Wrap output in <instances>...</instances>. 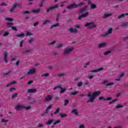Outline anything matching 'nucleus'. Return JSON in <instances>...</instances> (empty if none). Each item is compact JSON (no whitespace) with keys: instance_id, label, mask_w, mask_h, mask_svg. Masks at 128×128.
<instances>
[{"instance_id":"nucleus-32","label":"nucleus","mask_w":128,"mask_h":128,"mask_svg":"<svg viewBox=\"0 0 128 128\" xmlns=\"http://www.w3.org/2000/svg\"><path fill=\"white\" fill-rule=\"evenodd\" d=\"M110 52H112V51L108 50V51H106V52H104V56H108V54H110Z\"/></svg>"},{"instance_id":"nucleus-50","label":"nucleus","mask_w":128,"mask_h":128,"mask_svg":"<svg viewBox=\"0 0 128 128\" xmlns=\"http://www.w3.org/2000/svg\"><path fill=\"white\" fill-rule=\"evenodd\" d=\"M82 4H84V2H80L78 4H76V6H78H78H82Z\"/></svg>"},{"instance_id":"nucleus-16","label":"nucleus","mask_w":128,"mask_h":128,"mask_svg":"<svg viewBox=\"0 0 128 128\" xmlns=\"http://www.w3.org/2000/svg\"><path fill=\"white\" fill-rule=\"evenodd\" d=\"M106 44H106V43H101V44H98V48H106Z\"/></svg>"},{"instance_id":"nucleus-6","label":"nucleus","mask_w":128,"mask_h":128,"mask_svg":"<svg viewBox=\"0 0 128 128\" xmlns=\"http://www.w3.org/2000/svg\"><path fill=\"white\" fill-rule=\"evenodd\" d=\"M74 50V48L72 47L70 48L65 50L64 51V54H68Z\"/></svg>"},{"instance_id":"nucleus-56","label":"nucleus","mask_w":128,"mask_h":128,"mask_svg":"<svg viewBox=\"0 0 128 128\" xmlns=\"http://www.w3.org/2000/svg\"><path fill=\"white\" fill-rule=\"evenodd\" d=\"M32 82H34V81L32 80H30L29 82H28V84H32Z\"/></svg>"},{"instance_id":"nucleus-27","label":"nucleus","mask_w":128,"mask_h":128,"mask_svg":"<svg viewBox=\"0 0 128 128\" xmlns=\"http://www.w3.org/2000/svg\"><path fill=\"white\" fill-rule=\"evenodd\" d=\"M32 107L30 106H24V110H30Z\"/></svg>"},{"instance_id":"nucleus-55","label":"nucleus","mask_w":128,"mask_h":128,"mask_svg":"<svg viewBox=\"0 0 128 128\" xmlns=\"http://www.w3.org/2000/svg\"><path fill=\"white\" fill-rule=\"evenodd\" d=\"M128 22H123L122 23V26H128Z\"/></svg>"},{"instance_id":"nucleus-19","label":"nucleus","mask_w":128,"mask_h":128,"mask_svg":"<svg viewBox=\"0 0 128 128\" xmlns=\"http://www.w3.org/2000/svg\"><path fill=\"white\" fill-rule=\"evenodd\" d=\"M40 12V9L32 10V12L34 14H38Z\"/></svg>"},{"instance_id":"nucleus-23","label":"nucleus","mask_w":128,"mask_h":128,"mask_svg":"<svg viewBox=\"0 0 128 128\" xmlns=\"http://www.w3.org/2000/svg\"><path fill=\"white\" fill-rule=\"evenodd\" d=\"M6 26H7L8 28H12V26H14V23H12V22H7Z\"/></svg>"},{"instance_id":"nucleus-60","label":"nucleus","mask_w":128,"mask_h":128,"mask_svg":"<svg viewBox=\"0 0 128 128\" xmlns=\"http://www.w3.org/2000/svg\"><path fill=\"white\" fill-rule=\"evenodd\" d=\"M105 100V98L102 96L99 97V100Z\"/></svg>"},{"instance_id":"nucleus-4","label":"nucleus","mask_w":128,"mask_h":128,"mask_svg":"<svg viewBox=\"0 0 128 128\" xmlns=\"http://www.w3.org/2000/svg\"><path fill=\"white\" fill-rule=\"evenodd\" d=\"M78 8V5L76 4H72L66 6L68 10H73V8Z\"/></svg>"},{"instance_id":"nucleus-51","label":"nucleus","mask_w":128,"mask_h":128,"mask_svg":"<svg viewBox=\"0 0 128 128\" xmlns=\"http://www.w3.org/2000/svg\"><path fill=\"white\" fill-rule=\"evenodd\" d=\"M124 76V74L122 73L120 75L118 76V77L120 78H122V76Z\"/></svg>"},{"instance_id":"nucleus-46","label":"nucleus","mask_w":128,"mask_h":128,"mask_svg":"<svg viewBox=\"0 0 128 128\" xmlns=\"http://www.w3.org/2000/svg\"><path fill=\"white\" fill-rule=\"evenodd\" d=\"M68 102H70L68 100H65L64 106H67Z\"/></svg>"},{"instance_id":"nucleus-40","label":"nucleus","mask_w":128,"mask_h":128,"mask_svg":"<svg viewBox=\"0 0 128 128\" xmlns=\"http://www.w3.org/2000/svg\"><path fill=\"white\" fill-rule=\"evenodd\" d=\"M116 100H118V99L113 100L111 102H109V104H114V102H116Z\"/></svg>"},{"instance_id":"nucleus-53","label":"nucleus","mask_w":128,"mask_h":128,"mask_svg":"<svg viewBox=\"0 0 128 128\" xmlns=\"http://www.w3.org/2000/svg\"><path fill=\"white\" fill-rule=\"evenodd\" d=\"M22 44H24V40H21V42H20V48H22Z\"/></svg>"},{"instance_id":"nucleus-8","label":"nucleus","mask_w":128,"mask_h":128,"mask_svg":"<svg viewBox=\"0 0 128 128\" xmlns=\"http://www.w3.org/2000/svg\"><path fill=\"white\" fill-rule=\"evenodd\" d=\"M36 70L34 68H32L28 70L27 72L28 74H36Z\"/></svg>"},{"instance_id":"nucleus-3","label":"nucleus","mask_w":128,"mask_h":128,"mask_svg":"<svg viewBox=\"0 0 128 128\" xmlns=\"http://www.w3.org/2000/svg\"><path fill=\"white\" fill-rule=\"evenodd\" d=\"M58 88H60V90H61L60 92V94H64V92H66V89L62 88V87L60 86H58L54 87L53 88V90H58Z\"/></svg>"},{"instance_id":"nucleus-44","label":"nucleus","mask_w":128,"mask_h":128,"mask_svg":"<svg viewBox=\"0 0 128 128\" xmlns=\"http://www.w3.org/2000/svg\"><path fill=\"white\" fill-rule=\"evenodd\" d=\"M112 97H108L107 98L104 99V100H112Z\"/></svg>"},{"instance_id":"nucleus-15","label":"nucleus","mask_w":128,"mask_h":128,"mask_svg":"<svg viewBox=\"0 0 128 128\" xmlns=\"http://www.w3.org/2000/svg\"><path fill=\"white\" fill-rule=\"evenodd\" d=\"M4 60L6 64H8V52H4Z\"/></svg>"},{"instance_id":"nucleus-57","label":"nucleus","mask_w":128,"mask_h":128,"mask_svg":"<svg viewBox=\"0 0 128 128\" xmlns=\"http://www.w3.org/2000/svg\"><path fill=\"white\" fill-rule=\"evenodd\" d=\"M10 72H12V70H10L8 72L4 73V76H8V74H10Z\"/></svg>"},{"instance_id":"nucleus-7","label":"nucleus","mask_w":128,"mask_h":128,"mask_svg":"<svg viewBox=\"0 0 128 128\" xmlns=\"http://www.w3.org/2000/svg\"><path fill=\"white\" fill-rule=\"evenodd\" d=\"M58 8V4H56L53 6L50 7L49 8L46 9L47 12H50V10H54V8Z\"/></svg>"},{"instance_id":"nucleus-18","label":"nucleus","mask_w":128,"mask_h":128,"mask_svg":"<svg viewBox=\"0 0 128 128\" xmlns=\"http://www.w3.org/2000/svg\"><path fill=\"white\" fill-rule=\"evenodd\" d=\"M126 16H128V13L122 14L120 15H118V18H124Z\"/></svg>"},{"instance_id":"nucleus-20","label":"nucleus","mask_w":128,"mask_h":128,"mask_svg":"<svg viewBox=\"0 0 128 128\" xmlns=\"http://www.w3.org/2000/svg\"><path fill=\"white\" fill-rule=\"evenodd\" d=\"M76 110V109H74L72 111V114H74L75 116H78V112Z\"/></svg>"},{"instance_id":"nucleus-2","label":"nucleus","mask_w":128,"mask_h":128,"mask_svg":"<svg viewBox=\"0 0 128 128\" xmlns=\"http://www.w3.org/2000/svg\"><path fill=\"white\" fill-rule=\"evenodd\" d=\"M94 22H90V23L87 22L85 24V26L88 28H96V26L94 24Z\"/></svg>"},{"instance_id":"nucleus-52","label":"nucleus","mask_w":128,"mask_h":128,"mask_svg":"<svg viewBox=\"0 0 128 128\" xmlns=\"http://www.w3.org/2000/svg\"><path fill=\"white\" fill-rule=\"evenodd\" d=\"M0 6H8V4H6V3H4V2H2L0 4Z\"/></svg>"},{"instance_id":"nucleus-35","label":"nucleus","mask_w":128,"mask_h":128,"mask_svg":"<svg viewBox=\"0 0 128 128\" xmlns=\"http://www.w3.org/2000/svg\"><path fill=\"white\" fill-rule=\"evenodd\" d=\"M48 22H50V20H46L44 22H43V24H48Z\"/></svg>"},{"instance_id":"nucleus-5","label":"nucleus","mask_w":128,"mask_h":128,"mask_svg":"<svg viewBox=\"0 0 128 128\" xmlns=\"http://www.w3.org/2000/svg\"><path fill=\"white\" fill-rule=\"evenodd\" d=\"M112 32V28H110L109 30L107 31V32L104 33L102 35V36H108V34H110Z\"/></svg>"},{"instance_id":"nucleus-58","label":"nucleus","mask_w":128,"mask_h":128,"mask_svg":"<svg viewBox=\"0 0 128 128\" xmlns=\"http://www.w3.org/2000/svg\"><path fill=\"white\" fill-rule=\"evenodd\" d=\"M32 34H31L30 32H26V36H32Z\"/></svg>"},{"instance_id":"nucleus-14","label":"nucleus","mask_w":128,"mask_h":128,"mask_svg":"<svg viewBox=\"0 0 128 128\" xmlns=\"http://www.w3.org/2000/svg\"><path fill=\"white\" fill-rule=\"evenodd\" d=\"M52 98V97L50 95H48L45 98V100L46 102H50Z\"/></svg>"},{"instance_id":"nucleus-21","label":"nucleus","mask_w":128,"mask_h":128,"mask_svg":"<svg viewBox=\"0 0 128 128\" xmlns=\"http://www.w3.org/2000/svg\"><path fill=\"white\" fill-rule=\"evenodd\" d=\"M52 108V105H49L46 110L45 114H48V110H50Z\"/></svg>"},{"instance_id":"nucleus-22","label":"nucleus","mask_w":128,"mask_h":128,"mask_svg":"<svg viewBox=\"0 0 128 128\" xmlns=\"http://www.w3.org/2000/svg\"><path fill=\"white\" fill-rule=\"evenodd\" d=\"M69 30L70 32H78L77 29H74L73 28H72L69 29Z\"/></svg>"},{"instance_id":"nucleus-48","label":"nucleus","mask_w":128,"mask_h":128,"mask_svg":"<svg viewBox=\"0 0 128 128\" xmlns=\"http://www.w3.org/2000/svg\"><path fill=\"white\" fill-rule=\"evenodd\" d=\"M8 120H6L4 118L2 120V122H8Z\"/></svg>"},{"instance_id":"nucleus-1","label":"nucleus","mask_w":128,"mask_h":128,"mask_svg":"<svg viewBox=\"0 0 128 128\" xmlns=\"http://www.w3.org/2000/svg\"><path fill=\"white\" fill-rule=\"evenodd\" d=\"M100 94H102V92L100 91H96L94 92L92 94H88V98H90V99L88 101H87V102H94L96 98L98 96H100Z\"/></svg>"},{"instance_id":"nucleus-49","label":"nucleus","mask_w":128,"mask_h":128,"mask_svg":"<svg viewBox=\"0 0 128 128\" xmlns=\"http://www.w3.org/2000/svg\"><path fill=\"white\" fill-rule=\"evenodd\" d=\"M62 44H58L56 46V48H62Z\"/></svg>"},{"instance_id":"nucleus-64","label":"nucleus","mask_w":128,"mask_h":128,"mask_svg":"<svg viewBox=\"0 0 128 128\" xmlns=\"http://www.w3.org/2000/svg\"><path fill=\"white\" fill-rule=\"evenodd\" d=\"M24 13L26 14H30V12L29 11H24Z\"/></svg>"},{"instance_id":"nucleus-9","label":"nucleus","mask_w":128,"mask_h":128,"mask_svg":"<svg viewBox=\"0 0 128 128\" xmlns=\"http://www.w3.org/2000/svg\"><path fill=\"white\" fill-rule=\"evenodd\" d=\"M16 6H18V7L20 6V4L18 3H16L15 4H14L12 6V8H11V9L10 10V12L12 13L14 12V9L16 8Z\"/></svg>"},{"instance_id":"nucleus-59","label":"nucleus","mask_w":128,"mask_h":128,"mask_svg":"<svg viewBox=\"0 0 128 128\" xmlns=\"http://www.w3.org/2000/svg\"><path fill=\"white\" fill-rule=\"evenodd\" d=\"M64 76V74L62 73L58 74V76L59 77Z\"/></svg>"},{"instance_id":"nucleus-34","label":"nucleus","mask_w":128,"mask_h":128,"mask_svg":"<svg viewBox=\"0 0 128 128\" xmlns=\"http://www.w3.org/2000/svg\"><path fill=\"white\" fill-rule=\"evenodd\" d=\"M16 96H18V93H15L13 95H12L11 96V98L12 99H14V98H16Z\"/></svg>"},{"instance_id":"nucleus-38","label":"nucleus","mask_w":128,"mask_h":128,"mask_svg":"<svg viewBox=\"0 0 128 128\" xmlns=\"http://www.w3.org/2000/svg\"><path fill=\"white\" fill-rule=\"evenodd\" d=\"M78 86L79 88L82 86V82H78Z\"/></svg>"},{"instance_id":"nucleus-42","label":"nucleus","mask_w":128,"mask_h":128,"mask_svg":"<svg viewBox=\"0 0 128 128\" xmlns=\"http://www.w3.org/2000/svg\"><path fill=\"white\" fill-rule=\"evenodd\" d=\"M66 2H68L66 1H64V2H62V4H61L60 6L61 7V8H63V6H64V4H66Z\"/></svg>"},{"instance_id":"nucleus-41","label":"nucleus","mask_w":128,"mask_h":128,"mask_svg":"<svg viewBox=\"0 0 128 128\" xmlns=\"http://www.w3.org/2000/svg\"><path fill=\"white\" fill-rule=\"evenodd\" d=\"M60 120H56V122H55L54 124H53L54 125V126H56V124H60Z\"/></svg>"},{"instance_id":"nucleus-62","label":"nucleus","mask_w":128,"mask_h":128,"mask_svg":"<svg viewBox=\"0 0 128 128\" xmlns=\"http://www.w3.org/2000/svg\"><path fill=\"white\" fill-rule=\"evenodd\" d=\"M79 128H84V125L81 124L79 126Z\"/></svg>"},{"instance_id":"nucleus-33","label":"nucleus","mask_w":128,"mask_h":128,"mask_svg":"<svg viewBox=\"0 0 128 128\" xmlns=\"http://www.w3.org/2000/svg\"><path fill=\"white\" fill-rule=\"evenodd\" d=\"M60 116H61V118H66V116H68V114H60Z\"/></svg>"},{"instance_id":"nucleus-13","label":"nucleus","mask_w":128,"mask_h":128,"mask_svg":"<svg viewBox=\"0 0 128 128\" xmlns=\"http://www.w3.org/2000/svg\"><path fill=\"white\" fill-rule=\"evenodd\" d=\"M24 106L18 104L16 106L15 108L16 110H24Z\"/></svg>"},{"instance_id":"nucleus-31","label":"nucleus","mask_w":128,"mask_h":128,"mask_svg":"<svg viewBox=\"0 0 128 128\" xmlns=\"http://www.w3.org/2000/svg\"><path fill=\"white\" fill-rule=\"evenodd\" d=\"M6 20L8 22H14V18H6Z\"/></svg>"},{"instance_id":"nucleus-24","label":"nucleus","mask_w":128,"mask_h":128,"mask_svg":"<svg viewBox=\"0 0 128 128\" xmlns=\"http://www.w3.org/2000/svg\"><path fill=\"white\" fill-rule=\"evenodd\" d=\"M18 38H24V34L21 33L20 34L16 35Z\"/></svg>"},{"instance_id":"nucleus-61","label":"nucleus","mask_w":128,"mask_h":128,"mask_svg":"<svg viewBox=\"0 0 128 128\" xmlns=\"http://www.w3.org/2000/svg\"><path fill=\"white\" fill-rule=\"evenodd\" d=\"M10 84H11V86L12 84H16V81H13L11 82Z\"/></svg>"},{"instance_id":"nucleus-17","label":"nucleus","mask_w":128,"mask_h":128,"mask_svg":"<svg viewBox=\"0 0 128 128\" xmlns=\"http://www.w3.org/2000/svg\"><path fill=\"white\" fill-rule=\"evenodd\" d=\"M86 7L80 8L79 10V12H80V14H84V12H86Z\"/></svg>"},{"instance_id":"nucleus-36","label":"nucleus","mask_w":128,"mask_h":128,"mask_svg":"<svg viewBox=\"0 0 128 128\" xmlns=\"http://www.w3.org/2000/svg\"><path fill=\"white\" fill-rule=\"evenodd\" d=\"M96 8V6L94 4H91V8L92 10H94Z\"/></svg>"},{"instance_id":"nucleus-45","label":"nucleus","mask_w":128,"mask_h":128,"mask_svg":"<svg viewBox=\"0 0 128 128\" xmlns=\"http://www.w3.org/2000/svg\"><path fill=\"white\" fill-rule=\"evenodd\" d=\"M12 30H15V32H18V28H16V27L14 26H12Z\"/></svg>"},{"instance_id":"nucleus-25","label":"nucleus","mask_w":128,"mask_h":128,"mask_svg":"<svg viewBox=\"0 0 128 128\" xmlns=\"http://www.w3.org/2000/svg\"><path fill=\"white\" fill-rule=\"evenodd\" d=\"M52 122H54V120L50 119L46 122V124H52Z\"/></svg>"},{"instance_id":"nucleus-29","label":"nucleus","mask_w":128,"mask_h":128,"mask_svg":"<svg viewBox=\"0 0 128 128\" xmlns=\"http://www.w3.org/2000/svg\"><path fill=\"white\" fill-rule=\"evenodd\" d=\"M60 108H58L54 112V114H58V112H60Z\"/></svg>"},{"instance_id":"nucleus-11","label":"nucleus","mask_w":128,"mask_h":128,"mask_svg":"<svg viewBox=\"0 0 128 128\" xmlns=\"http://www.w3.org/2000/svg\"><path fill=\"white\" fill-rule=\"evenodd\" d=\"M28 94H36V89L29 88L28 90Z\"/></svg>"},{"instance_id":"nucleus-28","label":"nucleus","mask_w":128,"mask_h":128,"mask_svg":"<svg viewBox=\"0 0 128 128\" xmlns=\"http://www.w3.org/2000/svg\"><path fill=\"white\" fill-rule=\"evenodd\" d=\"M56 26H60V24L58 23H56L52 25L50 28H56Z\"/></svg>"},{"instance_id":"nucleus-12","label":"nucleus","mask_w":128,"mask_h":128,"mask_svg":"<svg viewBox=\"0 0 128 128\" xmlns=\"http://www.w3.org/2000/svg\"><path fill=\"white\" fill-rule=\"evenodd\" d=\"M104 70V68H100L96 70H90V72H100Z\"/></svg>"},{"instance_id":"nucleus-43","label":"nucleus","mask_w":128,"mask_h":128,"mask_svg":"<svg viewBox=\"0 0 128 128\" xmlns=\"http://www.w3.org/2000/svg\"><path fill=\"white\" fill-rule=\"evenodd\" d=\"M114 82H110V83H108L106 86H114Z\"/></svg>"},{"instance_id":"nucleus-54","label":"nucleus","mask_w":128,"mask_h":128,"mask_svg":"<svg viewBox=\"0 0 128 128\" xmlns=\"http://www.w3.org/2000/svg\"><path fill=\"white\" fill-rule=\"evenodd\" d=\"M78 94V92H72V94L73 96H76V94Z\"/></svg>"},{"instance_id":"nucleus-39","label":"nucleus","mask_w":128,"mask_h":128,"mask_svg":"<svg viewBox=\"0 0 128 128\" xmlns=\"http://www.w3.org/2000/svg\"><path fill=\"white\" fill-rule=\"evenodd\" d=\"M14 90H16V88H11L10 89V92H14Z\"/></svg>"},{"instance_id":"nucleus-26","label":"nucleus","mask_w":128,"mask_h":128,"mask_svg":"<svg viewBox=\"0 0 128 128\" xmlns=\"http://www.w3.org/2000/svg\"><path fill=\"white\" fill-rule=\"evenodd\" d=\"M112 14H104V18H108L110 16H112Z\"/></svg>"},{"instance_id":"nucleus-47","label":"nucleus","mask_w":128,"mask_h":128,"mask_svg":"<svg viewBox=\"0 0 128 128\" xmlns=\"http://www.w3.org/2000/svg\"><path fill=\"white\" fill-rule=\"evenodd\" d=\"M9 34V33L8 32H4V34H3V36H8Z\"/></svg>"},{"instance_id":"nucleus-10","label":"nucleus","mask_w":128,"mask_h":128,"mask_svg":"<svg viewBox=\"0 0 128 128\" xmlns=\"http://www.w3.org/2000/svg\"><path fill=\"white\" fill-rule=\"evenodd\" d=\"M88 16V12H86L84 14H82L78 17V20H80L82 18H86Z\"/></svg>"},{"instance_id":"nucleus-63","label":"nucleus","mask_w":128,"mask_h":128,"mask_svg":"<svg viewBox=\"0 0 128 128\" xmlns=\"http://www.w3.org/2000/svg\"><path fill=\"white\" fill-rule=\"evenodd\" d=\"M38 22H36L34 24V26H38Z\"/></svg>"},{"instance_id":"nucleus-30","label":"nucleus","mask_w":128,"mask_h":128,"mask_svg":"<svg viewBox=\"0 0 128 128\" xmlns=\"http://www.w3.org/2000/svg\"><path fill=\"white\" fill-rule=\"evenodd\" d=\"M124 106L120 104H118L116 106V108H122Z\"/></svg>"},{"instance_id":"nucleus-37","label":"nucleus","mask_w":128,"mask_h":128,"mask_svg":"<svg viewBox=\"0 0 128 128\" xmlns=\"http://www.w3.org/2000/svg\"><path fill=\"white\" fill-rule=\"evenodd\" d=\"M50 76V74L48 73H45L44 74L42 75V76L44 78V76H45L46 78H48Z\"/></svg>"}]
</instances>
